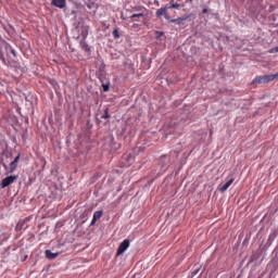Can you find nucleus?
I'll return each instance as SVG.
<instances>
[{
	"instance_id": "1",
	"label": "nucleus",
	"mask_w": 278,
	"mask_h": 278,
	"mask_svg": "<svg viewBox=\"0 0 278 278\" xmlns=\"http://www.w3.org/2000/svg\"><path fill=\"white\" fill-rule=\"evenodd\" d=\"M16 50L5 40H0V60L5 66H10L16 60Z\"/></svg>"
},
{
	"instance_id": "2",
	"label": "nucleus",
	"mask_w": 278,
	"mask_h": 278,
	"mask_svg": "<svg viewBox=\"0 0 278 278\" xmlns=\"http://www.w3.org/2000/svg\"><path fill=\"white\" fill-rule=\"evenodd\" d=\"M165 18L169 21V23H176V25H186V21H192V18H194V14H189L174 20H170L169 16H165Z\"/></svg>"
},
{
	"instance_id": "3",
	"label": "nucleus",
	"mask_w": 278,
	"mask_h": 278,
	"mask_svg": "<svg viewBox=\"0 0 278 278\" xmlns=\"http://www.w3.org/2000/svg\"><path fill=\"white\" fill-rule=\"evenodd\" d=\"M130 241L129 239H125L119 247L117 248L116 256L123 255L127 249H129Z\"/></svg>"
},
{
	"instance_id": "4",
	"label": "nucleus",
	"mask_w": 278,
	"mask_h": 278,
	"mask_svg": "<svg viewBox=\"0 0 278 278\" xmlns=\"http://www.w3.org/2000/svg\"><path fill=\"white\" fill-rule=\"evenodd\" d=\"M16 179H18V176H8L2 179L0 186L1 188H8V186H12Z\"/></svg>"
},
{
	"instance_id": "5",
	"label": "nucleus",
	"mask_w": 278,
	"mask_h": 278,
	"mask_svg": "<svg viewBox=\"0 0 278 278\" xmlns=\"http://www.w3.org/2000/svg\"><path fill=\"white\" fill-rule=\"evenodd\" d=\"M21 160V154H17L15 156V159L10 163L9 165V173H14V170H16V168H18V161Z\"/></svg>"
},
{
	"instance_id": "6",
	"label": "nucleus",
	"mask_w": 278,
	"mask_h": 278,
	"mask_svg": "<svg viewBox=\"0 0 278 278\" xmlns=\"http://www.w3.org/2000/svg\"><path fill=\"white\" fill-rule=\"evenodd\" d=\"M51 5L59 8V10H64L66 8V0H51Z\"/></svg>"
},
{
	"instance_id": "7",
	"label": "nucleus",
	"mask_w": 278,
	"mask_h": 278,
	"mask_svg": "<svg viewBox=\"0 0 278 278\" xmlns=\"http://www.w3.org/2000/svg\"><path fill=\"white\" fill-rule=\"evenodd\" d=\"M130 21H132V23H142V21H144V13H135L130 15Z\"/></svg>"
},
{
	"instance_id": "8",
	"label": "nucleus",
	"mask_w": 278,
	"mask_h": 278,
	"mask_svg": "<svg viewBox=\"0 0 278 278\" xmlns=\"http://www.w3.org/2000/svg\"><path fill=\"white\" fill-rule=\"evenodd\" d=\"M167 10H179L181 8L180 3L175 2V0H170L168 4H166Z\"/></svg>"
},
{
	"instance_id": "9",
	"label": "nucleus",
	"mask_w": 278,
	"mask_h": 278,
	"mask_svg": "<svg viewBox=\"0 0 278 278\" xmlns=\"http://www.w3.org/2000/svg\"><path fill=\"white\" fill-rule=\"evenodd\" d=\"M60 256V252L53 253L51 250H46L47 260H55V257Z\"/></svg>"
},
{
	"instance_id": "10",
	"label": "nucleus",
	"mask_w": 278,
	"mask_h": 278,
	"mask_svg": "<svg viewBox=\"0 0 278 278\" xmlns=\"http://www.w3.org/2000/svg\"><path fill=\"white\" fill-rule=\"evenodd\" d=\"M260 84H266L265 80V76H256L253 80H252V85H260Z\"/></svg>"
},
{
	"instance_id": "11",
	"label": "nucleus",
	"mask_w": 278,
	"mask_h": 278,
	"mask_svg": "<svg viewBox=\"0 0 278 278\" xmlns=\"http://www.w3.org/2000/svg\"><path fill=\"white\" fill-rule=\"evenodd\" d=\"M167 12H168V8H166V5L161 8V9H159L156 11L157 18H162V16L166 15Z\"/></svg>"
},
{
	"instance_id": "12",
	"label": "nucleus",
	"mask_w": 278,
	"mask_h": 278,
	"mask_svg": "<svg viewBox=\"0 0 278 278\" xmlns=\"http://www.w3.org/2000/svg\"><path fill=\"white\" fill-rule=\"evenodd\" d=\"M231 184H233V178H231L224 186H222L219 188V192H227V190H229V187L231 186Z\"/></svg>"
},
{
	"instance_id": "13",
	"label": "nucleus",
	"mask_w": 278,
	"mask_h": 278,
	"mask_svg": "<svg viewBox=\"0 0 278 278\" xmlns=\"http://www.w3.org/2000/svg\"><path fill=\"white\" fill-rule=\"evenodd\" d=\"M264 77H265V84H270V81H275V79H277L278 73L271 74V75H264Z\"/></svg>"
},
{
	"instance_id": "14",
	"label": "nucleus",
	"mask_w": 278,
	"mask_h": 278,
	"mask_svg": "<svg viewBox=\"0 0 278 278\" xmlns=\"http://www.w3.org/2000/svg\"><path fill=\"white\" fill-rule=\"evenodd\" d=\"M79 45L84 51L90 53V46L88 45V42H86V40H81Z\"/></svg>"
},
{
	"instance_id": "15",
	"label": "nucleus",
	"mask_w": 278,
	"mask_h": 278,
	"mask_svg": "<svg viewBox=\"0 0 278 278\" xmlns=\"http://www.w3.org/2000/svg\"><path fill=\"white\" fill-rule=\"evenodd\" d=\"M102 216H103V211H96L93 213V218H96V220H99Z\"/></svg>"
},
{
	"instance_id": "16",
	"label": "nucleus",
	"mask_w": 278,
	"mask_h": 278,
	"mask_svg": "<svg viewBox=\"0 0 278 278\" xmlns=\"http://www.w3.org/2000/svg\"><path fill=\"white\" fill-rule=\"evenodd\" d=\"M200 271H201V267H198L197 269L191 271V275L189 277L194 278V277H197V275H199Z\"/></svg>"
},
{
	"instance_id": "17",
	"label": "nucleus",
	"mask_w": 278,
	"mask_h": 278,
	"mask_svg": "<svg viewBox=\"0 0 278 278\" xmlns=\"http://www.w3.org/2000/svg\"><path fill=\"white\" fill-rule=\"evenodd\" d=\"M113 37H114L115 40H118V38H121V34L118 33V28H114Z\"/></svg>"
},
{
	"instance_id": "18",
	"label": "nucleus",
	"mask_w": 278,
	"mask_h": 278,
	"mask_svg": "<svg viewBox=\"0 0 278 278\" xmlns=\"http://www.w3.org/2000/svg\"><path fill=\"white\" fill-rule=\"evenodd\" d=\"M101 118H103L104 121L108 119V118H111V115L109 113V109L104 110V115H102Z\"/></svg>"
},
{
	"instance_id": "19",
	"label": "nucleus",
	"mask_w": 278,
	"mask_h": 278,
	"mask_svg": "<svg viewBox=\"0 0 278 278\" xmlns=\"http://www.w3.org/2000/svg\"><path fill=\"white\" fill-rule=\"evenodd\" d=\"M142 10H144L143 7H134L132 10H131V12H139V13H142Z\"/></svg>"
},
{
	"instance_id": "20",
	"label": "nucleus",
	"mask_w": 278,
	"mask_h": 278,
	"mask_svg": "<svg viewBox=\"0 0 278 278\" xmlns=\"http://www.w3.org/2000/svg\"><path fill=\"white\" fill-rule=\"evenodd\" d=\"M164 36V31L156 30L155 31V38H162Z\"/></svg>"
},
{
	"instance_id": "21",
	"label": "nucleus",
	"mask_w": 278,
	"mask_h": 278,
	"mask_svg": "<svg viewBox=\"0 0 278 278\" xmlns=\"http://www.w3.org/2000/svg\"><path fill=\"white\" fill-rule=\"evenodd\" d=\"M165 157H167V155H162V156H161V164H162V166H166V164H168V162L162 161V160H164Z\"/></svg>"
},
{
	"instance_id": "22",
	"label": "nucleus",
	"mask_w": 278,
	"mask_h": 278,
	"mask_svg": "<svg viewBox=\"0 0 278 278\" xmlns=\"http://www.w3.org/2000/svg\"><path fill=\"white\" fill-rule=\"evenodd\" d=\"M97 220H98V219H96L94 217H92V220H91L89 227H94V225H97Z\"/></svg>"
},
{
	"instance_id": "23",
	"label": "nucleus",
	"mask_w": 278,
	"mask_h": 278,
	"mask_svg": "<svg viewBox=\"0 0 278 278\" xmlns=\"http://www.w3.org/2000/svg\"><path fill=\"white\" fill-rule=\"evenodd\" d=\"M268 53H277V47L269 49Z\"/></svg>"
},
{
	"instance_id": "24",
	"label": "nucleus",
	"mask_w": 278,
	"mask_h": 278,
	"mask_svg": "<svg viewBox=\"0 0 278 278\" xmlns=\"http://www.w3.org/2000/svg\"><path fill=\"white\" fill-rule=\"evenodd\" d=\"M102 87L104 92H108L110 90V85H103Z\"/></svg>"
},
{
	"instance_id": "25",
	"label": "nucleus",
	"mask_w": 278,
	"mask_h": 278,
	"mask_svg": "<svg viewBox=\"0 0 278 278\" xmlns=\"http://www.w3.org/2000/svg\"><path fill=\"white\" fill-rule=\"evenodd\" d=\"M123 21H131V17L130 16H122Z\"/></svg>"
},
{
	"instance_id": "26",
	"label": "nucleus",
	"mask_w": 278,
	"mask_h": 278,
	"mask_svg": "<svg viewBox=\"0 0 278 278\" xmlns=\"http://www.w3.org/2000/svg\"><path fill=\"white\" fill-rule=\"evenodd\" d=\"M207 9H203L202 14H207Z\"/></svg>"
},
{
	"instance_id": "27",
	"label": "nucleus",
	"mask_w": 278,
	"mask_h": 278,
	"mask_svg": "<svg viewBox=\"0 0 278 278\" xmlns=\"http://www.w3.org/2000/svg\"><path fill=\"white\" fill-rule=\"evenodd\" d=\"M87 36H88V34H83L84 40H86Z\"/></svg>"
},
{
	"instance_id": "28",
	"label": "nucleus",
	"mask_w": 278,
	"mask_h": 278,
	"mask_svg": "<svg viewBox=\"0 0 278 278\" xmlns=\"http://www.w3.org/2000/svg\"><path fill=\"white\" fill-rule=\"evenodd\" d=\"M9 27H10V29H11L12 31H14V26L9 25Z\"/></svg>"
},
{
	"instance_id": "29",
	"label": "nucleus",
	"mask_w": 278,
	"mask_h": 278,
	"mask_svg": "<svg viewBox=\"0 0 278 278\" xmlns=\"http://www.w3.org/2000/svg\"><path fill=\"white\" fill-rule=\"evenodd\" d=\"M87 125H88V127H90V121H87Z\"/></svg>"
},
{
	"instance_id": "30",
	"label": "nucleus",
	"mask_w": 278,
	"mask_h": 278,
	"mask_svg": "<svg viewBox=\"0 0 278 278\" xmlns=\"http://www.w3.org/2000/svg\"><path fill=\"white\" fill-rule=\"evenodd\" d=\"M276 51H277V53H278V46L276 47Z\"/></svg>"
},
{
	"instance_id": "31",
	"label": "nucleus",
	"mask_w": 278,
	"mask_h": 278,
	"mask_svg": "<svg viewBox=\"0 0 278 278\" xmlns=\"http://www.w3.org/2000/svg\"><path fill=\"white\" fill-rule=\"evenodd\" d=\"M189 1V3H192V0H188Z\"/></svg>"
},
{
	"instance_id": "32",
	"label": "nucleus",
	"mask_w": 278,
	"mask_h": 278,
	"mask_svg": "<svg viewBox=\"0 0 278 278\" xmlns=\"http://www.w3.org/2000/svg\"><path fill=\"white\" fill-rule=\"evenodd\" d=\"M187 278H191L190 276H188Z\"/></svg>"
}]
</instances>
